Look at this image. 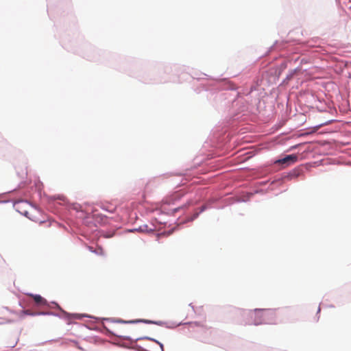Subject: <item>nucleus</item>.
<instances>
[{"label": "nucleus", "instance_id": "nucleus-1", "mask_svg": "<svg viewBox=\"0 0 351 351\" xmlns=\"http://www.w3.org/2000/svg\"><path fill=\"white\" fill-rule=\"evenodd\" d=\"M249 316L254 318L252 324L254 325L274 324L276 314L272 309H254L249 313Z\"/></svg>", "mask_w": 351, "mask_h": 351}, {"label": "nucleus", "instance_id": "nucleus-2", "mask_svg": "<svg viewBox=\"0 0 351 351\" xmlns=\"http://www.w3.org/2000/svg\"><path fill=\"white\" fill-rule=\"evenodd\" d=\"M298 160V156L296 155H288L286 157L278 160V162L280 164H287L290 165L295 162Z\"/></svg>", "mask_w": 351, "mask_h": 351}, {"label": "nucleus", "instance_id": "nucleus-3", "mask_svg": "<svg viewBox=\"0 0 351 351\" xmlns=\"http://www.w3.org/2000/svg\"><path fill=\"white\" fill-rule=\"evenodd\" d=\"M29 295L34 299V302L38 305L43 306L46 305L47 303V300L40 295L29 294Z\"/></svg>", "mask_w": 351, "mask_h": 351}, {"label": "nucleus", "instance_id": "nucleus-4", "mask_svg": "<svg viewBox=\"0 0 351 351\" xmlns=\"http://www.w3.org/2000/svg\"><path fill=\"white\" fill-rule=\"evenodd\" d=\"M122 322H124V323H137V322H144V323H148V324H157L156 322H152L150 320H147V319H136V320H131V321H128V322H124V321H121Z\"/></svg>", "mask_w": 351, "mask_h": 351}, {"label": "nucleus", "instance_id": "nucleus-5", "mask_svg": "<svg viewBox=\"0 0 351 351\" xmlns=\"http://www.w3.org/2000/svg\"><path fill=\"white\" fill-rule=\"evenodd\" d=\"M21 313L23 315H32V316L45 314V313H34V312H32L30 310L22 311Z\"/></svg>", "mask_w": 351, "mask_h": 351}, {"label": "nucleus", "instance_id": "nucleus-6", "mask_svg": "<svg viewBox=\"0 0 351 351\" xmlns=\"http://www.w3.org/2000/svg\"><path fill=\"white\" fill-rule=\"evenodd\" d=\"M21 214L24 215L25 216L27 217L28 218H30V217L28 216L29 213L27 210H25L23 212L20 211Z\"/></svg>", "mask_w": 351, "mask_h": 351}, {"label": "nucleus", "instance_id": "nucleus-7", "mask_svg": "<svg viewBox=\"0 0 351 351\" xmlns=\"http://www.w3.org/2000/svg\"><path fill=\"white\" fill-rule=\"evenodd\" d=\"M74 317H75V318H78V319H79V318H80V315H74Z\"/></svg>", "mask_w": 351, "mask_h": 351}, {"label": "nucleus", "instance_id": "nucleus-8", "mask_svg": "<svg viewBox=\"0 0 351 351\" xmlns=\"http://www.w3.org/2000/svg\"><path fill=\"white\" fill-rule=\"evenodd\" d=\"M20 203H21V202H18V203L15 204V206H18L19 205V204H20Z\"/></svg>", "mask_w": 351, "mask_h": 351}]
</instances>
